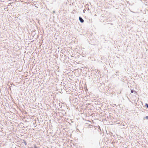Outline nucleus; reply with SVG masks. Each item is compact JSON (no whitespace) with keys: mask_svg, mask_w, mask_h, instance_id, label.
I'll list each match as a JSON object with an SVG mask.
<instances>
[{"mask_svg":"<svg viewBox=\"0 0 148 148\" xmlns=\"http://www.w3.org/2000/svg\"><path fill=\"white\" fill-rule=\"evenodd\" d=\"M79 21L81 23H83L84 22V20L81 17H79Z\"/></svg>","mask_w":148,"mask_h":148,"instance_id":"1","label":"nucleus"},{"mask_svg":"<svg viewBox=\"0 0 148 148\" xmlns=\"http://www.w3.org/2000/svg\"><path fill=\"white\" fill-rule=\"evenodd\" d=\"M146 107L148 108V104H146Z\"/></svg>","mask_w":148,"mask_h":148,"instance_id":"2","label":"nucleus"},{"mask_svg":"<svg viewBox=\"0 0 148 148\" xmlns=\"http://www.w3.org/2000/svg\"><path fill=\"white\" fill-rule=\"evenodd\" d=\"M145 118L146 119H148V116H146V117H145Z\"/></svg>","mask_w":148,"mask_h":148,"instance_id":"3","label":"nucleus"},{"mask_svg":"<svg viewBox=\"0 0 148 148\" xmlns=\"http://www.w3.org/2000/svg\"><path fill=\"white\" fill-rule=\"evenodd\" d=\"M34 148H37V147L35 146L34 147Z\"/></svg>","mask_w":148,"mask_h":148,"instance_id":"4","label":"nucleus"},{"mask_svg":"<svg viewBox=\"0 0 148 148\" xmlns=\"http://www.w3.org/2000/svg\"><path fill=\"white\" fill-rule=\"evenodd\" d=\"M25 144H26V142H25Z\"/></svg>","mask_w":148,"mask_h":148,"instance_id":"5","label":"nucleus"},{"mask_svg":"<svg viewBox=\"0 0 148 148\" xmlns=\"http://www.w3.org/2000/svg\"><path fill=\"white\" fill-rule=\"evenodd\" d=\"M25 144H26V142H25Z\"/></svg>","mask_w":148,"mask_h":148,"instance_id":"6","label":"nucleus"}]
</instances>
